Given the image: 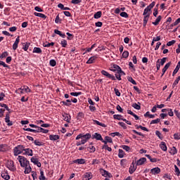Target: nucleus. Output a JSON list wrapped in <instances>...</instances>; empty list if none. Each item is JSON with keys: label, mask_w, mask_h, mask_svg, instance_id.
Returning <instances> with one entry per match:
<instances>
[{"label": "nucleus", "mask_w": 180, "mask_h": 180, "mask_svg": "<svg viewBox=\"0 0 180 180\" xmlns=\"http://www.w3.org/2000/svg\"><path fill=\"white\" fill-rule=\"evenodd\" d=\"M82 93L81 92H71L70 95L72 96H79V95H81Z\"/></svg>", "instance_id": "nucleus-47"}, {"label": "nucleus", "mask_w": 180, "mask_h": 180, "mask_svg": "<svg viewBox=\"0 0 180 180\" xmlns=\"http://www.w3.org/2000/svg\"><path fill=\"white\" fill-rule=\"evenodd\" d=\"M91 138V134H80L76 137V140H79L76 146H81V144H85Z\"/></svg>", "instance_id": "nucleus-2"}, {"label": "nucleus", "mask_w": 180, "mask_h": 180, "mask_svg": "<svg viewBox=\"0 0 180 180\" xmlns=\"http://www.w3.org/2000/svg\"><path fill=\"white\" fill-rule=\"evenodd\" d=\"M172 44H175V40H172L167 43V46H172Z\"/></svg>", "instance_id": "nucleus-63"}, {"label": "nucleus", "mask_w": 180, "mask_h": 180, "mask_svg": "<svg viewBox=\"0 0 180 180\" xmlns=\"http://www.w3.org/2000/svg\"><path fill=\"white\" fill-rule=\"evenodd\" d=\"M174 113L176 115V116L178 117V119H180V113L178 110H174Z\"/></svg>", "instance_id": "nucleus-64"}, {"label": "nucleus", "mask_w": 180, "mask_h": 180, "mask_svg": "<svg viewBox=\"0 0 180 180\" xmlns=\"http://www.w3.org/2000/svg\"><path fill=\"white\" fill-rule=\"evenodd\" d=\"M56 23H61V20L60 19V15H58L55 19Z\"/></svg>", "instance_id": "nucleus-54"}, {"label": "nucleus", "mask_w": 180, "mask_h": 180, "mask_svg": "<svg viewBox=\"0 0 180 180\" xmlns=\"http://www.w3.org/2000/svg\"><path fill=\"white\" fill-rule=\"evenodd\" d=\"M94 123H96V124H97L98 126H101V127H106V125L105 124H103L98 120H94Z\"/></svg>", "instance_id": "nucleus-41"}, {"label": "nucleus", "mask_w": 180, "mask_h": 180, "mask_svg": "<svg viewBox=\"0 0 180 180\" xmlns=\"http://www.w3.org/2000/svg\"><path fill=\"white\" fill-rule=\"evenodd\" d=\"M89 151H90V153H94V152H95V146H92V145H90L89 146Z\"/></svg>", "instance_id": "nucleus-52"}, {"label": "nucleus", "mask_w": 180, "mask_h": 180, "mask_svg": "<svg viewBox=\"0 0 180 180\" xmlns=\"http://www.w3.org/2000/svg\"><path fill=\"white\" fill-rule=\"evenodd\" d=\"M83 178L84 180H90L92 179V173L87 172L83 175Z\"/></svg>", "instance_id": "nucleus-16"}, {"label": "nucleus", "mask_w": 180, "mask_h": 180, "mask_svg": "<svg viewBox=\"0 0 180 180\" xmlns=\"http://www.w3.org/2000/svg\"><path fill=\"white\" fill-rule=\"evenodd\" d=\"M122 68L119 65H113V67L111 69V71H113V72H115V71H117L118 72Z\"/></svg>", "instance_id": "nucleus-26"}, {"label": "nucleus", "mask_w": 180, "mask_h": 180, "mask_svg": "<svg viewBox=\"0 0 180 180\" xmlns=\"http://www.w3.org/2000/svg\"><path fill=\"white\" fill-rule=\"evenodd\" d=\"M34 143L35 146H43V143L40 142L39 140H35Z\"/></svg>", "instance_id": "nucleus-59"}, {"label": "nucleus", "mask_w": 180, "mask_h": 180, "mask_svg": "<svg viewBox=\"0 0 180 180\" xmlns=\"http://www.w3.org/2000/svg\"><path fill=\"white\" fill-rule=\"evenodd\" d=\"M0 106H1V108H5L6 110H8L9 112V110H11V109H9V107H8V105L6 104H1L0 103Z\"/></svg>", "instance_id": "nucleus-55"}, {"label": "nucleus", "mask_w": 180, "mask_h": 180, "mask_svg": "<svg viewBox=\"0 0 180 180\" xmlns=\"http://www.w3.org/2000/svg\"><path fill=\"white\" fill-rule=\"evenodd\" d=\"M25 150V146L22 145H19L14 148V155H19V154H23Z\"/></svg>", "instance_id": "nucleus-4"}, {"label": "nucleus", "mask_w": 180, "mask_h": 180, "mask_svg": "<svg viewBox=\"0 0 180 180\" xmlns=\"http://www.w3.org/2000/svg\"><path fill=\"white\" fill-rule=\"evenodd\" d=\"M63 120H65V122H67L68 123H70V122L71 121V115H70V114L64 113L63 114Z\"/></svg>", "instance_id": "nucleus-13"}, {"label": "nucleus", "mask_w": 180, "mask_h": 180, "mask_svg": "<svg viewBox=\"0 0 180 180\" xmlns=\"http://www.w3.org/2000/svg\"><path fill=\"white\" fill-rule=\"evenodd\" d=\"M101 74L103 75H104L105 77H107V78H110L112 81H115L116 80V78L115 77V76L109 74V72H106V70H102L101 71Z\"/></svg>", "instance_id": "nucleus-9"}, {"label": "nucleus", "mask_w": 180, "mask_h": 180, "mask_svg": "<svg viewBox=\"0 0 180 180\" xmlns=\"http://www.w3.org/2000/svg\"><path fill=\"white\" fill-rule=\"evenodd\" d=\"M33 53H37V54H41V49L39 47H34L33 49Z\"/></svg>", "instance_id": "nucleus-33"}, {"label": "nucleus", "mask_w": 180, "mask_h": 180, "mask_svg": "<svg viewBox=\"0 0 180 180\" xmlns=\"http://www.w3.org/2000/svg\"><path fill=\"white\" fill-rule=\"evenodd\" d=\"M148 19H150V15H144L143 17V26H147V22H148Z\"/></svg>", "instance_id": "nucleus-29"}, {"label": "nucleus", "mask_w": 180, "mask_h": 180, "mask_svg": "<svg viewBox=\"0 0 180 180\" xmlns=\"http://www.w3.org/2000/svg\"><path fill=\"white\" fill-rule=\"evenodd\" d=\"M61 103L65 106H71V100H66V101H62Z\"/></svg>", "instance_id": "nucleus-36"}, {"label": "nucleus", "mask_w": 180, "mask_h": 180, "mask_svg": "<svg viewBox=\"0 0 180 180\" xmlns=\"http://www.w3.org/2000/svg\"><path fill=\"white\" fill-rule=\"evenodd\" d=\"M102 16V11H98L94 15V19H99Z\"/></svg>", "instance_id": "nucleus-30"}, {"label": "nucleus", "mask_w": 180, "mask_h": 180, "mask_svg": "<svg viewBox=\"0 0 180 180\" xmlns=\"http://www.w3.org/2000/svg\"><path fill=\"white\" fill-rule=\"evenodd\" d=\"M34 16H38L39 18H41L42 19H46L47 16L43 13H34Z\"/></svg>", "instance_id": "nucleus-25"}, {"label": "nucleus", "mask_w": 180, "mask_h": 180, "mask_svg": "<svg viewBox=\"0 0 180 180\" xmlns=\"http://www.w3.org/2000/svg\"><path fill=\"white\" fill-rule=\"evenodd\" d=\"M60 44L62 46V47H67V40L65 39H63L61 41H60Z\"/></svg>", "instance_id": "nucleus-45"}, {"label": "nucleus", "mask_w": 180, "mask_h": 180, "mask_svg": "<svg viewBox=\"0 0 180 180\" xmlns=\"http://www.w3.org/2000/svg\"><path fill=\"white\" fill-rule=\"evenodd\" d=\"M161 172V169L160 167H155L150 169V174L152 175H157Z\"/></svg>", "instance_id": "nucleus-11"}, {"label": "nucleus", "mask_w": 180, "mask_h": 180, "mask_svg": "<svg viewBox=\"0 0 180 180\" xmlns=\"http://www.w3.org/2000/svg\"><path fill=\"white\" fill-rule=\"evenodd\" d=\"M170 154H172V155H175V154H176L177 150H176V148L175 147H172L170 150H169Z\"/></svg>", "instance_id": "nucleus-35"}, {"label": "nucleus", "mask_w": 180, "mask_h": 180, "mask_svg": "<svg viewBox=\"0 0 180 180\" xmlns=\"http://www.w3.org/2000/svg\"><path fill=\"white\" fill-rule=\"evenodd\" d=\"M39 180H46V176H44V172L43 170H40V176L39 177Z\"/></svg>", "instance_id": "nucleus-32"}, {"label": "nucleus", "mask_w": 180, "mask_h": 180, "mask_svg": "<svg viewBox=\"0 0 180 180\" xmlns=\"http://www.w3.org/2000/svg\"><path fill=\"white\" fill-rule=\"evenodd\" d=\"M71 164H85V160L84 159H77L72 161Z\"/></svg>", "instance_id": "nucleus-20"}, {"label": "nucleus", "mask_w": 180, "mask_h": 180, "mask_svg": "<svg viewBox=\"0 0 180 180\" xmlns=\"http://www.w3.org/2000/svg\"><path fill=\"white\" fill-rule=\"evenodd\" d=\"M136 169H137V163H136V162H134V160L132 162V163L131 164V166L129 167V174H134V172L136 171Z\"/></svg>", "instance_id": "nucleus-6"}, {"label": "nucleus", "mask_w": 180, "mask_h": 180, "mask_svg": "<svg viewBox=\"0 0 180 180\" xmlns=\"http://www.w3.org/2000/svg\"><path fill=\"white\" fill-rule=\"evenodd\" d=\"M174 172H176V174L177 175V176H179L180 175V171H179V168H178V166H176V165H174Z\"/></svg>", "instance_id": "nucleus-42"}, {"label": "nucleus", "mask_w": 180, "mask_h": 180, "mask_svg": "<svg viewBox=\"0 0 180 180\" xmlns=\"http://www.w3.org/2000/svg\"><path fill=\"white\" fill-rule=\"evenodd\" d=\"M128 81L133 84V85H137V83L135 82L134 79H133V77H128Z\"/></svg>", "instance_id": "nucleus-44"}, {"label": "nucleus", "mask_w": 180, "mask_h": 180, "mask_svg": "<svg viewBox=\"0 0 180 180\" xmlns=\"http://www.w3.org/2000/svg\"><path fill=\"white\" fill-rule=\"evenodd\" d=\"M118 157L120 158H123V157H124V151H123V150L122 149L119 150Z\"/></svg>", "instance_id": "nucleus-38"}, {"label": "nucleus", "mask_w": 180, "mask_h": 180, "mask_svg": "<svg viewBox=\"0 0 180 180\" xmlns=\"http://www.w3.org/2000/svg\"><path fill=\"white\" fill-rule=\"evenodd\" d=\"M160 147L161 148V150H162L163 151H167V145L165 144V142L162 141Z\"/></svg>", "instance_id": "nucleus-28"}, {"label": "nucleus", "mask_w": 180, "mask_h": 180, "mask_svg": "<svg viewBox=\"0 0 180 180\" xmlns=\"http://www.w3.org/2000/svg\"><path fill=\"white\" fill-rule=\"evenodd\" d=\"M18 91H25V92H32V90H30V89L27 86H24L23 87L18 89Z\"/></svg>", "instance_id": "nucleus-22"}, {"label": "nucleus", "mask_w": 180, "mask_h": 180, "mask_svg": "<svg viewBox=\"0 0 180 180\" xmlns=\"http://www.w3.org/2000/svg\"><path fill=\"white\" fill-rule=\"evenodd\" d=\"M96 58H98V56H91L87 61H86V64H94V63H95V60H96Z\"/></svg>", "instance_id": "nucleus-14"}, {"label": "nucleus", "mask_w": 180, "mask_h": 180, "mask_svg": "<svg viewBox=\"0 0 180 180\" xmlns=\"http://www.w3.org/2000/svg\"><path fill=\"white\" fill-rule=\"evenodd\" d=\"M155 6V1L152 2L149 6H148L143 11V16H150L151 15V9Z\"/></svg>", "instance_id": "nucleus-3"}, {"label": "nucleus", "mask_w": 180, "mask_h": 180, "mask_svg": "<svg viewBox=\"0 0 180 180\" xmlns=\"http://www.w3.org/2000/svg\"><path fill=\"white\" fill-rule=\"evenodd\" d=\"M84 116V112H79L77 115V119H83Z\"/></svg>", "instance_id": "nucleus-60"}, {"label": "nucleus", "mask_w": 180, "mask_h": 180, "mask_svg": "<svg viewBox=\"0 0 180 180\" xmlns=\"http://www.w3.org/2000/svg\"><path fill=\"white\" fill-rule=\"evenodd\" d=\"M127 57H129V51H125L122 53V58H127Z\"/></svg>", "instance_id": "nucleus-46"}, {"label": "nucleus", "mask_w": 180, "mask_h": 180, "mask_svg": "<svg viewBox=\"0 0 180 180\" xmlns=\"http://www.w3.org/2000/svg\"><path fill=\"white\" fill-rule=\"evenodd\" d=\"M7 148H8V146H6V144H1L0 145V151L1 152L6 151Z\"/></svg>", "instance_id": "nucleus-34"}, {"label": "nucleus", "mask_w": 180, "mask_h": 180, "mask_svg": "<svg viewBox=\"0 0 180 180\" xmlns=\"http://www.w3.org/2000/svg\"><path fill=\"white\" fill-rule=\"evenodd\" d=\"M113 118L117 120H123V116L120 115H114Z\"/></svg>", "instance_id": "nucleus-37"}, {"label": "nucleus", "mask_w": 180, "mask_h": 180, "mask_svg": "<svg viewBox=\"0 0 180 180\" xmlns=\"http://www.w3.org/2000/svg\"><path fill=\"white\" fill-rule=\"evenodd\" d=\"M145 162H147L146 158H140L137 162H136V165H143Z\"/></svg>", "instance_id": "nucleus-15"}, {"label": "nucleus", "mask_w": 180, "mask_h": 180, "mask_svg": "<svg viewBox=\"0 0 180 180\" xmlns=\"http://www.w3.org/2000/svg\"><path fill=\"white\" fill-rule=\"evenodd\" d=\"M22 49L25 51H27L29 49V44H24Z\"/></svg>", "instance_id": "nucleus-56"}, {"label": "nucleus", "mask_w": 180, "mask_h": 180, "mask_svg": "<svg viewBox=\"0 0 180 180\" xmlns=\"http://www.w3.org/2000/svg\"><path fill=\"white\" fill-rule=\"evenodd\" d=\"M74 5H77L78 4H81L82 1L81 0H72L71 1Z\"/></svg>", "instance_id": "nucleus-61"}, {"label": "nucleus", "mask_w": 180, "mask_h": 180, "mask_svg": "<svg viewBox=\"0 0 180 180\" xmlns=\"http://www.w3.org/2000/svg\"><path fill=\"white\" fill-rule=\"evenodd\" d=\"M179 81H180V76H179V77L176 79V80L174 81V82L173 83V84H172V88H175V86H176V85H178Z\"/></svg>", "instance_id": "nucleus-39"}, {"label": "nucleus", "mask_w": 180, "mask_h": 180, "mask_svg": "<svg viewBox=\"0 0 180 180\" xmlns=\"http://www.w3.org/2000/svg\"><path fill=\"white\" fill-rule=\"evenodd\" d=\"M43 46L44 47H51V46H54V42L47 43V44H43Z\"/></svg>", "instance_id": "nucleus-51"}, {"label": "nucleus", "mask_w": 180, "mask_h": 180, "mask_svg": "<svg viewBox=\"0 0 180 180\" xmlns=\"http://www.w3.org/2000/svg\"><path fill=\"white\" fill-rule=\"evenodd\" d=\"M166 61H167V58H162L160 62V65H164V64H165Z\"/></svg>", "instance_id": "nucleus-57"}, {"label": "nucleus", "mask_w": 180, "mask_h": 180, "mask_svg": "<svg viewBox=\"0 0 180 180\" xmlns=\"http://www.w3.org/2000/svg\"><path fill=\"white\" fill-rule=\"evenodd\" d=\"M1 177L3 179L5 180H10L11 176H9V173L8 172V170H4L1 172Z\"/></svg>", "instance_id": "nucleus-8"}, {"label": "nucleus", "mask_w": 180, "mask_h": 180, "mask_svg": "<svg viewBox=\"0 0 180 180\" xmlns=\"http://www.w3.org/2000/svg\"><path fill=\"white\" fill-rule=\"evenodd\" d=\"M161 19H162V17H161V15H159L155 21L152 22L153 25H154L155 26L158 25L160 24V22H161Z\"/></svg>", "instance_id": "nucleus-21"}, {"label": "nucleus", "mask_w": 180, "mask_h": 180, "mask_svg": "<svg viewBox=\"0 0 180 180\" xmlns=\"http://www.w3.org/2000/svg\"><path fill=\"white\" fill-rule=\"evenodd\" d=\"M137 129H141V130H143L144 131H148V129H147L146 127H143L141 125L138 126Z\"/></svg>", "instance_id": "nucleus-49"}, {"label": "nucleus", "mask_w": 180, "mask_h": 180, "mask_svg": "<svg viewBox=\"0 0 180 180\" xmlns=\"http://www.w3.org/2000/svg\"><path fill=\"white\" fill-rule=\"evenodd\" d=\"M160 122H161V120L160 118H158L156 120H153L150 124H157V123H160Z\"/></svg>", "instance_id": "nucleus-40"}, {"label": "nucleus", "mask_w": 180, "mask_h": 180, "mask_svg": "<svg viewBox=\"0 0 180 180\" xmlns=\"http://www.w3.org/2000/svg\"><path fill=\"white\" fill-rule=\"evenodd\" d=\"M18 161L22 168H25L24 174H27L32 172V167H30V162L27 158H19Z\"/></svg>", "instance_id": "nucleus-1"}, {"label": "nucleus", "mask_w": 180, "mask_h": 180, "mask_svg": "<svg viewBox=\"0 0 180 180\" xmlns=\"http://www.w3.org/2000/svg\"><path fill=\"white\" fill-rule=\"evenodd\" d=\"M6 57H8V53L6 51L4 52L1 56L0 58H5Z\"/></svg>", "instance_id": "nucleus-58"}, {"label": "nucleus", "mask_w": 180, "mask_h": 180, "mask_svg": "<svg viewBox=\"0 0 180 180\" xmlns=\"http://www.w3.org/2000/svg\"><path fill=\"white\" fill-rule=\"evenodd\" d=\"M49 64L51 67H56V65H57V62H56L55 60H51L49 62Z\"/></svg>", "instance_id": "nucleus-43"}, {"label": "nucleus", "mask_w": 180, "mask_h": 180, "mask_svg": "<svg viewBox=\"0 0 180 180\" xmlns=\"http://www.w3.org/2000/svg\"><path fill=\"white\" fill-rule=\"evenodd\" d=\"M22 154L23 155H30V157H32V155H33V150L30 148L25 149L24 148V152Z\"/></svg>", "instance_id": "nucleus-12"}, {"label": "nucleus", "mask_w": 180, "mask_h": 180, "mask_svg": "<svg viewBox=\"0 0 180 180\" xmlns=\"http://www.w3.org/2000/svg\"><path fill=\"white\" fill-rule=\"evenodd\" d=\"M54 33H56V34H58L60 37H63V39H65V34H62L61 31L55 30Z\"/></svg>", "instance_id": "nucleus-24"}, {"label": "nucleus", "mask_w": 180, "mask_h": 180, "mask_svg": "<svg viewBox=\"0 0 180 180\" xmlns=\"http://www.w3.org/2000/svg\"><path fill=\"white\" fill-rule=\"evenodd\" d=\"M19 41H20V39L19 38V37H18L13 45V50H16V49H18Z\"/></svg>", "instance_id": "nucleus-19"}, {"label": "nucleus", "mask_w": 180, "mask_h": 180, "mask_svg": "<svg viewBox=\"0 0 180 180\" xmlns=\"http://www.w3.org/2000/svg\"><path fill=\"white\" fill-rule=\"evenodd\" d=\"M93 139H96V140H100L101 141H103V139L102 138V135H101V134L95 133L93 135Z\"/></svg>", "instance_id": "nucleus-17"}, {"label": "nucleus", "mask_w": 180, "mask_h": 180, "mask_svg": "<svg viewBox=\"0 0 180 180\" xmlns=\"http://www.w3.org/2000/svg\"><path fill=\"white\" fill-rule=\"evenodd\" d=\"M100 172L103 176H105V177L108 176V178H110L112 176V174L109 172L103 169H101L100 170Z\"/></svg>", "instance_id": "nucleus-10"}, {"label": "nucleus", "mask_w": 180, "mask_h": 180, "mask_svg": "<svg viewBox=\"0 0 180 180\" xmlns=\"http://www.w3.org/2000/svg\"><path fill=\"white\" fill-rule=\"evenodd\" d=\"M174 140H180V134L176 133L174 134Z\"/></svg>", "instance_id": "nucleus-50"}, {"label": "nucleus", "mask_w": 180, "mask_h": 180, "mask_svg": "<svg viewBox=\"0 0 180 180\" xmlns=\"http://www.w3.org/2000/svg\"><path fill=\"white\" fill-rule=\"evenodd\" d=\"M60 139V136L58 135H50L49 136V140L56 141Z\"/></svg>", "instance_id": "nucleus-23"}, {"label": "nucleus", "mask_w": 180, "mask_h": 180, "mask_svg": "<svg viewBox=\"0 0 180 180\" xmlns=\"http://www.w3.org/2000/svg\"><path fill=\"white\" fill-rule=\"evenodd\" d=\"M122 148H123V150H125V151H130V147L126 145H124L122 146Z\"/></svg>", "instance_id": "nucleus-53"}, {"label": "nucleus", "mask_w": 180, "mask_h": 180, "mask_svg": "<svg viewBox=\"0 0 180 180\" xmlns=\"http://www.w3.org/2000/svg\"><path fill=\"white\" fill-rule=\"evenodd\" d=\"M120 15L122 16V18H129V14H127L126 12H122Z\"/></svg>", "instance_id": "nucleus-48"}, {"label": "nucleus", "mask_w": 180, "mask_h": 180, "mask_svg": "<svg viewBox=\"0 0 180 180\" xmlns=\"http://www.w3.org/2000/svg\"><path fill=\"white\" fill-rule=\"evenodd\" d=\"M10 113H11V112H7L6 114L5 122H6V123H7V126H13V122L12 121H11Z\"/></svg>", "instance_id": "nucleus-7"}, {"label": "nucleus", "mask_w": 180, "mask_h": 180, "mask_svg": "<svg viewBox=\"0 0 180 180\" xmlns=\"http://www.w3.org/2000/svg\"><path fill=\"white\" fill-rule=\"evenodd\" d=\"M34 11H37V12H43V9H41L40 7L39 6H35L34 7Z\"/></svg>", "instance_id": "nucleus-62"}, {"label": "nucleus", "mask_w": 180, "mask_h": 180, "mask_svg": "<svg viewBox=\"0 0 180 180\" xmlns=\"http://www.w3.org/2000/svg\"><path fill=\"white\" fill-rule=\"evenodd\" d=\"M103 143L108 144V143H112V138L110 136H105V141H103Z\"/></svg>", "instance_id": "nucleus-27"}, {"label": "nucleus", "mask_w": 180, "mask_h": 180, "mask_svg": "<svg viewBox=\"0 0 180 180\" xmlns=\"http://www.w3.org/2000/svg\"><path fill=\"white\" fill-rule=\"evenodd\" d=\"M170 65H171V62L167 63L165 65V67H164L163 69H162V77L164 76V75H165V72H167V70H168V68H169Z\"/></svg>", "instance_id": "nucleus-18"}, {"label": "nucleus", "mask_w": 180, "mask_h": 180, "mask_svg": "<svg viewBox=\"0 0 180 180\" xmlns=\"http://www.w3.org/2000/svg\"><path fill=\"white\" fill-rule=\"evenodd\" d=\"M139 104L134 103L132 104V108H134V109H136V110H140L141 109V106H140V103H138Z\"/></svg>", "instance_id": "nucleus-31"}, {"label": "nucleus", "mask_w": 180, "mask_h": 180, "mask_svg": "<svg viewBox=\"0 0 180 180\" xmlns=\"http://www.w3.org/2000/svg\"><path fill=\"white\" fill-rule=\"evenodd\" d=\"M6 167L10 171H12V172L16 171V166H15V163L12 160H7Z\"/></svg>", "instance_id": "nucleus-5"}]
</instances>
